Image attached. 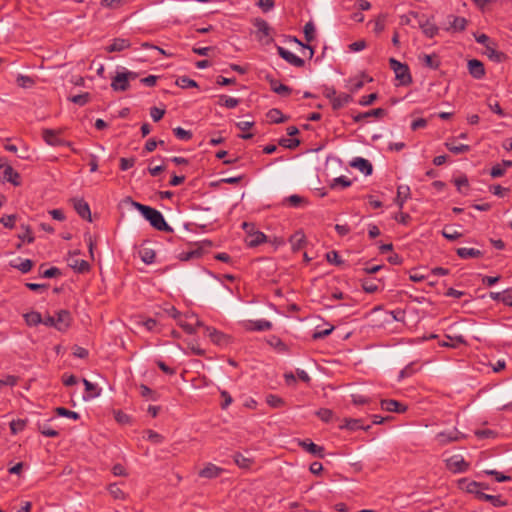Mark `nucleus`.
<instances>
[{
	"mask_svg": "<svg viewBox=\"0 0 512 512\" xmlns=\"http://www.w3.org/2000/svg\"><path fill=\"white\" fill-rule=\"evenodd\" d=\"M89 99H90V94L87 92L79 94V95H75V96H72L71 98H69V100L71 102H73L74 104H77L79 106L86 105L89 102Z\"/></svg>",
	"mask_w": 512,
	"mask_h": 512,
	"instance_id": "5fc2aeb1",
	"label": "nucleus"
},
{
	"mask_svg": "<svg viewBox=\"0 0 512 512\" xmlns=\"http://www.w3.org/2000/svg\"><path fill=\"white\" fill-rule=\"evenodd\" d=\"M139 254H140L141 260L145 264H152V263H154L155 257H156V254H155L154 250L149 249V248H143V249L140 250Z\"/></svg>",
	"mask_w": 512,
	"mask_h": 512,
	"instance_id": "58836bf2",
	"label": "nucleus"
},
{
	"mask_svg": "<svg viewBox=\"0 0 512 512\" xmlns=\"http://www.w3.org/2000/svg\"><path fill=\"white\" fill-rule=\"evenodd\" d=\"M315 26L312 22H308L304 26V35L307 42H311L315 37Z\"/></svg>",
	"mask_w": 512,
	"mask_h": 512,
	"instance_id": "4d7b16f0",
	"label": "nucleus"
},
{
	"mask_svg": "<svg viewBox=\"0 0 512 512\" xmlns=\"http://www.w3.org/2000/svg\"><path fill=\"white\" fill-rule=\"evenodd\" d=\"M289 242L291 244L292 250L298 251L306 243V236L302 231H296L294 234L290 236Z\"/></svg>",
	"mask_w": 512,
	"mask_h": 512,
	"instance_id": "4be33fe9",
	"label": "nucleus"
},
{
	"mask_svg": "<svg viewBox=\"0 0 512 512\" xmlns=\"http://www.w3.org/2000/svg\"><path fill=\"white\" fill-rule=\"evenodd\" d=\"M108 491L110 495L116 500H124L126 498V494L117 483L110 484L108 486Z\"/></svg>",
	"mask_w": 512,
	"mask_h": 512,
	"instance_id": "4c0bfd02",
	"label": "nucleus"
},
{
	"mask_svg": "<svg viewBox=\"0 0 512 512\" xmlns=\"http://www.w3.org/2000/svg\"><path fill=\"white\" fill-rule=\"evenodd\" d=\"M316 415L325 423H329L334 416V413L332 410L328 408H321L318 411H316Z\"/></svg>",
	"mask_w": 512,
	"mask_h": 512,
	"instance_id": "864d4df0",
	"label": "nucleus"
},
{
	"mask_svg": "<svg viewBox=\"0 0 512 512\" xmlns=\"http://www.w3.org/2000/svg\"><path fill=\"white\" fill-rule=\"evenodd\" d=\"M446 468L452 473H463L466 472L469 468V463H467L462 455H453L450 458L445 460Z\"/></svg>",
	"mask_w": 512,
	"mask_h": 512,
	"instance_id": "20e7f679",
	"label": "nucleus"
},
{
	"mask_svg": "<svg viewBox=\"0 0 512 512\" xmlns=\"http://www.w3.org/2000/svg\"><path fill=\"white\" fill-rule=\"evenodd\" d=\"M266 241V235L263 232H256L251 236L249 245L251 247L258 246Z\"/></svg>",
	"mask_w": 512,
	"mask_h": 512,
	"instance_id": "bf43d9fd",
	"label": "nucleus"
},
{
	"mask_svg": "<svg viewBox=\"0 0 512 512\" xmlns=\"http://www.w3.org/2000/svg\"><path fill=\"white\" fill-rule=\"evenodd\" d=\"M459 486L466 492L475 494L476 498L479 499V493H483V489H489L488 485L476 481H468L467 479H461Z\"/></svg>",
	"mask_w": 512,
	"mask_h": 512,
	"instance_id": "0eeeda50",
	"label": "nucleus"
},
{
	"mask_svg": "<svg viewBox=\"0 0 512 512\" xmlns=\"http://www.w3.org/2000/svg\"><path fill=\"white\" fill-rule=\"evenodd\" d=\"M465 438V435L460 432L457 428H453L450 431H442L436 434L435 439L440 446L448 445L452 442H458Z\"/></svg>",
	"mask_w": 512,
	"mask_h": 512,
	"instance_id": "7ed1b4c3",
	"label": "nucleus"
},
{
	"mask_svg": "<svg viewBox=\"0 0 512 512\" xmlns=\"http://www.w3.org/2000/svg\"><path fill=\"white\" fill-rule=\"evenodd\" d=\"M445 146L450 152H452L453 154H456V155L469 152L471 149L469 145H466V144L455 145L450 142H446Z\"/></svg>",
	"mask_w": 512,
	"mask_h": 512,
	"instance_id": "e433bc0d",
	"label": "nucleus"
},
{
	"mask_svg": "<svg viewBox=\"0 0 512 512\" xmlns=\"http://www.w3.org/2000/svg\"><path fill=\"white\" fill-rule=\"evenodd\" d=\"M39 432L46 436V437H57L59 436V432L53 428H51L50 426L44 424V425H39Z\"/></svg>",
	"mask_w": 512,
	"mask_h": 512,
	"instance_id": "e2e57ef3",
	"label": "nucleus"
},
{
	"mask_svg": "<svg viewBox=\"0 0 512 512\" xmlns=\"http://www.w3.org/2000/svg\"><path fill=\"white\" fill-rule=\"evenodd\" d=\"M266 117L269 122L275 123V124L283 123L287 120V117L284 116L283 113L277 108L270 109L267 112Z\"/></svg>",
	"mask_w": 512,
	"mask_h": 512,
	"instance_id": "bb28decb",
	"label": "nucleus"
},
{
	"mask_svg": "<svg viewBox=\"0 0 512 512\" xmlns=\"http://www.w3.org/2000/svg\"><path fill=\"white\" fill-rule=\"evenodd\" d=\"M352 101V96L347 93L337 94L332 101L331 106L333 110H338Z\"/></svg>",
	"mask_w": 512,
	"mask_h": 512,
	"instance_id": "a878e982",
	"label": "nucleus"
},
{
	"mask_svg": "<svg viewBox=\"0 0 512 512\" xmlns=\"http://www.w3.org/2000/svg\"><path fill=\"white\" fill-rule=\"evenodd\" d=\"M486 55L489 57V59L495 61V62H502L505 59V54L503 52L497 51L496 49L492 48L491 46H486Z\"/></svg>",
	"mask_w": 512,
	"mask_h": 512,
	"instance_id": "79ce46f5",
	"label": "nucleus"
},
{
	"mask_svg": "<svg viewBox=\"0 0 512 512\" xmlns=\"http://www.w3.org/2000/svg\"><path fill=\"white\" fill-rule=\"evenodd\" d=\"M16 83L19 87L28 89L35 85V80L30 76L19 74L16 78Z\"/></svg>",
	"mask_w": 512,
	"mask_h": 512,
	"instance_id": "f704fd0d",
	"label": "nucleus"
},
{
	"mask_svg": "<svg viewBox=\"0 0 512 512\" xmlns=\"http://www.w3.org/2000/svg\"><path fill=\"white\" fill-rule=\"evenodd\" d=\"M251 324V329L255 331H268L272 328V323L265 319L254 321Z\"/></svg>",
	"mask_w": 512,
	"mask_h": 512,
	"instance_id": "49530a36",
	"label": "nucleus"
},
{
	"mask_svg": "<svg viewBox=\"0 0 512 512\" xmlns=\"http://www.w3.org/2000/svg\"><path fill=\"white\" fill-rule=\"evenodd\" d=\"M418 371V368L416 367L415 362H411L408 365H406L400 372L397 378V381L400 382L405 378H409L413 376Z\"/></svg>",
	"mask_w": 512,
	"mask_h": 512,
	"instance_id": "72a5a7b5",
	"label": "nucleus"
},
{
	"mask_svg": "<svg viewBox=\"0 0 512 512\" xmlns=\"http://www.w3.org/2000/svg\"><path fill=\"white\" fill-rule=\"evenodd\" d=\"M202 256V249L197 248L190 251H183L179 254V259L181 261H189L195 258H200Z\"/></svg>",
	"mask_w": 512,
	"mask_h": 512,
	"instance_id": "c9c22d12",
	"label": "nucleus"
},
{
	"mask_svg": "<svg viewBox=\"0 0 512 512\" xmlns=\"http://www.w3.org/2000/svg\"><path fill=\"white\" fill-rule=\"evenodd\" d=\"M479 500L487 501L494 507H504L507 506V500L502 499L500 495H490L486 493H479Z\"/></svg>",
	"mask_w": 512,
	"mask_h": 512,
	"instance_id": "6ab92c4d",
	"label": "nucleus"
},
{
	"mask_svg": "<svg viewBox=\"0 0 512 512\" xmlns=\"http://www.w3.org/2000/svg\"><path fill=\"white\" fill-rule=\"evenodd\" d=\"M506 172V169L503 167L502 164H496L491 168L490 175L493 178H499L502 177Z\"/></svg>",
	"mask_w": 512,
	"mask_h": 512,
	"instance_id": "774afa93",
	"label": "nucleus"
},
{
	"mask_svg": "<svg viewBox=\"0 0 512 512\" xmlns=\"http://www.w3.org/2000/svg\"><path fill=\"white\" fill-rule=\"evenodd\" d=\"M379 281L374 278H366L362 280L361 287L366 293H375L379 290Z\"/></svg>",
	"mask_w": 512,
	"mask_h": 512,
	"instance_id": "2f4dec72",
	"label": "nucleus"
},
{
	"mask_svg": "<svg viewBox=\"0 0 512 512\" xmlns=\"http://www.w3.org/2000/svg\"><path fill=\"white\" fill-rule=\"evenodd\" d=\"M326 259L329 263L334 265H341L343 263L340 255L336 251H330L326 254Z\"/></svg>",
	"mask_w": 512,
	"mask_h": 512,
	"instance_id": "69168bd1",
	"label": "nucleus"
},
{
	"mask_svg": "<svg viewBox=\"0 0 512 512\" xmlns=\"http://www.w3.org/2000/svg\"><path fill=\"white\" fill-rule=\"evenodd\" d=\"M350 165L353 168L358 169L359 171H361L365 175H371L372 174V171H373L372 164L367 159H365V158L356 157V158H354L351 161Z\"/></svg>",
	"mask_w": 512,
	"mask_h": 512,
	"instance_id": "4468645a",
	"label": "nucleus"
},
{
	"mask_svg": "<svg viewBox=\"0 0 512 512\" xmlns=\"http://www.w3.org/2000/svg\"><path fill=\"white\" fill-rule=\"evenodd\" d=\"M26 423H27V421L23 420V419L12 420L10 422L11 432L13 434H17L18 432L23 431L24 428L26 427Z\"/></svg>",
	"mask_w": 512,
	"mask_h": 512,
	"instance_id": "6e6d98bb",
	"label": "nucleus"
},
{
	"mask_svg": "<svg viewBox=\"0 0 512 512\" xmlns=\"http://www.w3.org/2000/svg\"><path fill=\"white\" fill-rule=\"evenodd\" d=\"M165 114V110L158 108V107H152L150 109V116L153 119V121L158 122L160 121Z\"/></svg>",
	"mask_w": 512,
	"mask_h": 512,
	"instance_id": "338daca9",
	"label": "nucleus"
},
{
	"mask_svg": "<svg viewBox=\"0 0 512 512\" xmlns=\"http://www.w3.org/2000/svg\"><path fill=\"white\" fill-rule=\"evenodd\" d=\"M147 439L154 443V444H161L164 442V436L159 434L156 431L148 430L147 432Z\"/></svg>",
	"mask_w": 512,
	"mask_h": 512,
	"instance_id": "052dcab7",
	"label": "nucleus"
},
{
	"mask_svg": "<svg viewBox=\"0 0 512 512\" xmlns=\"http://www.w3.org/2000/svg\"><path fill=\"white\" fill-rule=\"evenodd\" d=\"M131 45L130 41L128 39L124 38H115L113 39L112 43L106 47L107 52H121L127 48H129Z\"/></svg>",
	"mask_w": 512,
	"mask_h": 512,
	"instance_id": "a211bd4d",
	"label": "nucleus"
},
{
	"mask_svg": "<svg viewBox=\"0 0 512 512\" xmlns=\"http://www.w3.org/2000/svg\"><path fill=\"white\" fill-rule=\"evenodd\" d=\"M301 446L307 451L309 452L310 454L316 456V457H319V458H323L324 457V447L322 446H319L315 443H313L312 441H303L301 443Z\"/></svg>",
	"mask_w": 512,
	"mask_h": 512,
	"instance_id": "5701e85b",
	"label": "nucleus"
},
{
	"mask_svg": "<svg viewBox=\"0 0 512 512\" xmlns=\"http://www.w3.org/2000/svg\"><path fill=\"white\" fill-rule=\"evenodd\" d=\"M277 52L280 57H282L285 61L295 67H303L305 65V61L299 56L295 55L291 51L285 49L282 46H277Z\"/></svg>",
	"mask_w": 512,
	"mask_h": 512,
	"instance_id": "9d476101",
	"label": "nucleus"
},
{
	"mask_svg": "<svg viewBox=\"0 0 512 512\" xmlns=\"http://www.w3.org/2000/svg\"><path fill=\"white\" fill-rule=\"evenodd\" d=\"M132 205L149 221L150 225L158 231L171 233L173 228L167 224L162 213L150 206L132 201Z\"/></svg>",
	"mask_w": 512,
	"mask_h": 512,
	"instance_id": "f257e3e1",
	"label": "nucleus"
},
{
	"mask_svg": "<svg viewBox=\"0 0 512 512\" xmlns=\"http://www.w3.org/2000/svg\"><path fill=\"white\" fill-rule=\"evenodd\" d=\"M129 81L122 71H117L112 78L111 87L114 91H126L129 88Z\"/></svg>",
	"mask_w": 512,
	"mask_h": 512,
	"instance_id": "ddd939ff",
	"label": "nucleus"
},
{
	"mask_svg": "<svg viewBox=\"0 0 512 512\" xmlns=\"http://www.w3.org/2000/svg\"><path fill=\"white\" fill-rule=\"evenodd\" d=\"M487 105L489 107V109L497 114L498 116L500 117H505L507 114L504 112V110L501 108L500 104L498 101H492L491 98H488L487 99Z\"/></svg>",
	"mask_w": 512,
	"mask_h": 512,
	"instance_id": "603ef678",
	"label": "nucleus"
},
{
	"mask_svg": "<svg viewBox=\"0 0 512 512\" xmlns=\"http://www.w3.org/2000/svg\"><path fill=\"white\" fill-rule=\"evenodd\" d=\"M385 114H386V110L385 109H383V108H376V109H372V110L367 111V112L358 113L357 115H354L353 116V121L355 123H358V122L362 121L365 118H368V117L380 118V117H383Z\"/></svg>",
	"mask_w": 512,
	"mask_h": 512,
	"instance_id": "412c9836",
	"label": "nucleus"
},
{
	"mask_svg": "<svg viewBox=\"0 0 512 512\" xmlns=\"http://www.w3.org/2000/svg\"><path fill=\"white\" fill-rule=\"evenodd\" d=\"M176 85L183 89L198 87V83L195 80H193L187 76L179 77L176 80Z\"/></svg>",
	"mask_w": 512,
	"mask_h": 512,
	"instance_id": "37998d69",
	"label": "nucleus"
},
{
	"mask_svg": "<svg viewBox=\"0 0 512 512\" xmlns=\"http://www.w3.org/2000/svg\"><path fill=\"white\" fill-rule=\"evenodd\" d=\"M69 266L79 273L87 272L90 268V265L87 261L78 258L70 259Z\"/></svg>",
	"mask_w": 512,
	"mask_h": 512,
	"instance_id": "c756f323",
	"label": "nucleus"
},
{
	"mask_svg": "<svg viewBox=\"0 0 512 512\" xmlns=\"http://www.w3.org/2000/svg\"><path fill=\"white\" fill-rule=\"evenodd\" d=\"M217 105L226 107L228 109H234L240 103V100L227 95H220L218 97Z\"/></svg>",
	"mask_w": 512,
	"mask_h": 512,
	"instance_id": "cd10ccee",
	"label": "nucleus"
},
{
	"mask_svg": "<svg viewBox=\"0 0 512 512\" xmlns=\"http://www.w3.org/2000/svg\"><path fill=\"white\" fill-rule=\"evenodd\" d=\"M467 19L460 16H452V21L450 22V27L447 30H453V31H464L467 26Z\"/></svg>",
	"mask_w": 512,
	"mask_h": 512,
	"instance_id": "c85d7f7f",
	"label": "nucleus"
},
{
	"mask_svg": "<svg viewBox=\"0 0 512 512\" xmlns=\"http://www.w3.org/2000/svg\"><path fill=\"white\" fill-rule=\"evenodd\" d=\"M270 84H271V90L280 96L286 97L291 94L292 89L287 85H284L278 81H271Z\"/></svg>",
	"mask_w": 512,
	"mask_h": 512,
	"instance_id": "473e14b6",
	"label": "nucleus"
},
{
	"mask_svg": "<svg viewBox=\"0 0 512 512\" xmlns=\"http://www.w3.org/2000/svg\"><path fill=\"white\" fill-rule=\"evenodd\" d=\"M305 202V199L299 195H290L288 197H286L283 201V203L287 206H290V207H299L301 206V204H303Z\"/></svg>",
	"mask_w": 512,
	"mask_h": 512,
	"instance_id": "c03bdc74",
	"label": "nucleus"
},
{
	"mask_svg": "<svg viewBox=\"0 0 512 512\" xmlns=\"http://www.w3.org/2000/svg\"><path fill=\"white\" fill-rule=\"evenodd\" d=\"M410 196V188L407 185H400L397 188L396 204L400 209L404 207L406 200Z\"/></svg>",
	"mask_w": 512,
	"mask_h": 512,
	"instance_id": "393cba45",
	"label": "nucleus"
},
{
	"mask_svg": "<svg viewBox=\"0 0 512 512\" xmlns=\"http://www.w3.org/2000/svg\"><path fill=\"white\" fill-rule=\"evenodd\" d=\"M352 182L346 176H340L333 179L331 184V188H336L337 186H341L342 188H347L351 186Z\"/></svg>",
	"mask_w": 512,
	"mask_h": 512,
	"instance_id": "13d9d810",
	"label": "nucleus"
},
{
	"mask_svg": "<svg viewBox=\"0 0 512 512\" xmlns=\"http://www.w3.org/2000/svg\"><path fill=\"white\" fill-rule=\"evenodd\" d=\"M223 469L213 463H208L203 469L200 470L199 476L207 479H214L221 475Z\"/></svg>",
	"mask_w": 512,
	"mask_h": 512,
	"instance_id": "dca6fc26",
	"label": "nucleus"
},
{
	"mask_svg": "<svg viewBox=\"0 0 512 512\" xmlns=\"http://www.w3.org/2000/svg\"><path fill=\"white\" fill-rule=\"evenodd\" d=\"M175 137L182 141H189L192 139L193 134L189 130H185L182 127H176L173 129Z\"/></svg>",
	"mask_w": 512,
	"mask_h": 512,
	"instance_id": "de8ad7c7",
	"label": "nucleus"
},
{
	"mask_svg": "<svg viewBox=\"0 0 512 512\" xmlns=\"http://www.w3.org/2000/svg\"><path fill=\"white\" fill-rule=\"evenodd\" d=\"M83 384L85 386L86 395L83 396L84 400H90L100 395L101 390L98 386L87 379H83Z\"/></svg>",
	"mask_w": 512,
	"mask_h": 512,
	"instance_id": "b1692460",
	"label": "nucleus"
},
{
	"mask_svg": "<svg viewBox=\"0 0 512 512\" xmlns=\"http://www.w3.org/2000/svg\"><path fill=\"white\" fill-rule=\"evenodd\" d=\"M71 201L75 211L82 219L92 220L89 204L83 198H73Z\"/></svg>",
	"mask_w": 512,
	"mask_h": 512,
	"instance_id": "6e6552de",
	"label": "nucleus"
},
{
	"mask_svg": "<svg viewBox=\"0 0 512 512\" xmlns=\"http://www.w3.org/2000/svg\"><path fill=\"white\" fill-rule=\"evenodd\" d=\"M25 321L29 326H36L42 323V317L39 312L32 311L24 315Z\"/></svg>",
	"mask_w": 512,
	"mask_h": 512,
	"instance_id": "ea45409f",
	"label": "nucleus"
},
{
	"mask_svg": "<svg viewBox=\"0 0 512 512\" xmlns=\"http://www.w3.org/2000/svg\"><path fill=\"white\" fill-rule=\"evenodd\" d=\"M254 26L257 29V37L260 41L264 40L266 44L273 41V39L271 38L272 29L267 21L261 18H257L254 21Z\"/></svg>",
	"mask_w": 512,
	"mask_h": 512,
	"instance_id": "423d86ee",
	"label": "nucleus"
},
{
	"mask_svg": "<svg viewBox=\"0 0 512 512\" xmlns=\"http://www.w3.org/2000/svg\"><path fill=\"white\" fill-rule=\"evenodd\" d=\"M420 28L422 29L424 35L427 36L428 38H433L438 34L439 31L438 27L428 20L421 23Z\"/></svg>",
	"mask_w": 512,
	"mask_h": 512,
	"instance_id": "7c9ffc66",
	"label": "nucleus"
},
{
	"mask_svg": "<svg viewBox=\"0 0 512 512\" xmlns=\"http://www.w3.org/2000/svg\"><path fill=\"white\" fill-rule=\"evenodd\" d=\"M468 71L475 79H482L485 76L484 64L477 59H471L468 61Z\"/></svg>",
	"mask_w": 512,
	"mask_h": 512,
	"instance_id": "f8f14e48",
	"label": "nucleus"
},
{
	"mask_svg": "<svg viewBox=\"0 0 512 512\" xmlns=\"http://www.w3.org/2000/svg\"><path fill=\"white\" fill-rule=\"evenodd\" d=\"M234 461L235 463L240 467V468H249L250 467V464H251V460L244 457L242 454L240 453H237L235 456H234Z\"/></svg>",
	"mask_w": 512,
	"mask_h": 512,
	"instance_id": "0e129e2a",
	"label": "nucleus"
},
{
	"mask_svg": "<svg viewBox=\"0 0 512 512\" xmlns=\"http://www.w3.org/2000/svg\"><path fill=\"white\" fill-rule=\"evenodd\" d=\"M266 403L272 408H280L285 404V401L274 394H268L266 396Z\"/></svg>",
	"mask_w": 512,
	"mask_h": 512,
	"instance_id": "09e8293b",
	"label": "nucleus"
},
{
	"mask_svg": "<svg viewBox=\"0 0 512 512\" xmlns=\"http://www.w3.org/2000/svg\"><path fill=\"white\" fill-rule=\"evenodd\" d=\"M62 130L45 128L42 130L43 140L50 146L57 147L65 145L66 142L60 137Z\"/></svg>",
	"mask_w": 512,
	"mask_h": 512,
	"instance_id": "39448f33",
	"label": "nucleus"
},
{
	"mask_svg": "<svg viewBox=\"0 0 512 512\" xmlns=\"http://www.w3.org/2000/svg\"><path fill=\"white\" fill-rule=\"evenodd\" d=\"M56 329L59 331L66 330L72 321L71 313L68 310H60L55 315Z\"/></svg>",
	"mask_w": 512,
	"mask_h": 512,
	"instance_id": "9b49d317",
	"label": "nucleus"
},
{
	"mask_svg": "<svg viewBox=\"0 0 512 512\" xmlns=\"http://www.w3.org/2000/svg\"><path fill=\"white\" fill-rule=\"evenodd\" d=\"M423 64L431 69H438L440 62L435 55L425 54L423 56Z\"/></svg>",
	"mask_w": 512,
	"mask_h": 512,
	"instance_id": "3c124183",
	"label": "nucleus"
},
{
	"mask_svg": "<svg viewBox=\"0 0 512 512\" xmlns=\"http://www.w3.org/2000/svg\"><path fill=\"white\" fill-rule=\"evenodd\" d=\"M442 235L444 238H446L448 240H456V239L460 238L462 234L460 232H458L457 230H452L450 227H445L442 230Z\"/></svg>",
	"mask_w": 512,
	"mask_h": 512,
	"instance_id": "680f3d73",
	"label": "nucleus"
},
{
	"mask_svg": "<svg viewBox=\"0 0 512 512\" xmlns=\"http://www.w3.org/2000/svg\"><path fill=\"white\" fill-rule=\"evenodd\" d=\"M22 229H23V232L22 233H19L17 235V237L22 241V242H27L29 244L33 243L34 240H35V237L33 235V232L31 230V228L29 226H26V225H22L21 226Z\"/></svg>",
	"mask_w": 512,
	"mask_h": 512,
	"instance_id": "a19ab883",
	"label": "nucleus"
},
{
	"mask_svg": "<svg viewBox=\"0 0 512 512\" xmlns=\"http://www.w3.org/2000/svg\"><path fill=\"white\" fill-rule=\"evenodd\" d=\"M17 220L16 214H10V215H2L0 218V223L8 229H13L15 227V223Z\"/></svg>",
	"mask_w": 512,
	"mask_h": 512,
	"instance_id": "8fccbe9b",
	"label": "nucleus"
},
{
	"mask_svg": "<svg viewBox=\"0 0 512 512\" xmlns=\"http://www.w3.org/2000/svg\"><path fill=\"white\" fill-rule=\"evenodd\" d=\"M3 168H4V170H3V175H2L1 181L11 183L13 186H20L21 185L20 174L16 170H14V168L11 165L4 163Z\"/></svg>",
	"mask_w": 512,
	"mask_h": 512,
	"instance_id": "1a4fd4ad",
	"label": "nucleus"
},
{
	"mask_svg": "<svg viewBox=\"0 0 512 512\" xmlns=\"http://www.w3.org/2000/svg\"><path fill=\"white\" fill-rule=\"evenodd\" d=\"M381 408L389 412L404 413L407 407L401 402L393 399L381 401Z\"/></svg>",
	"mask_w": 512,
	"mask_h": 512,
	"instance_id": "2eb2a0df",
	"label": "nucleus"
},
{
	"mask_svg": "<svg viewBox=\"0 0 512 512\" xmlns=\"http://www.w3.org/2000/svg\"><path fill=\"white\" fill-rule=\"evenodd\" d=\"M55 413L58 416L70 418V419H73V420H78L80 418L79 413H77L75 411H71V410H69V409H67L65 407H57L55 409Z\"/></svg>",
	"mask_w": 512,
	"mask_h": 512,
	"instance_id": "a18cd8bd",
	"label": "nucleus"
},
{
	"mask_svg": "<svg viewBox=\"0 0 512 512\" xmlns=\"http://www.w3.org/2000/svg\"><path fill=\"white\" fill-rule=\"evenodd\" d=\"M389 66L395 73L396 80L402 86H408L412 83V76L407 64L401 63L395 58L389 59Z\"/></svg>",
	"mask_w": 512,
	"mask_h": 512,
	"instance_id": "f03ea898",
	"label": "nucleus"
},
{
	"mask_svg": "<svg viewBox=\"0 0 512 512\" xmlns=\"http://www.w3.org/2000/svg\"><path fill=\"white\" fill-rule=\"evenodd\" d=\"M456 254L461 259L480 258L483 252L475 248L460 247L456 249Z\"/></svg>",
	"mask_w": 512,
	"mask_h": 512,
	"instance_id": "aec40b11",
	"label": "nucleus"
},
{
	"mask_svg": "<svg viewBox=\"0 0 512 512\" xmlns=\"http://www.w3.org/2000/svg\"><path fill=\"white\" fill-rule=\"evenodd\" d=\"M370 427H371L370 425L364 426L362 424L361 419H350V418H345L343 420V423L339 425L340 429H347L350 431H356V430H360V429L368 430Z\"/></svg>",
	"mask_w": 512,
	"mask_h": 512,
	"instance_id": "f3484780",
	"label": "nucleus"
}]
</instances>
